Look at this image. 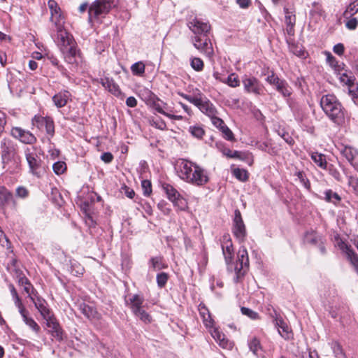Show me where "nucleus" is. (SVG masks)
Segmentation results:
<instances>
[{"label": "nucleus", "mask_w": 358, "mask_h": 358, "mask_svg": "<svg viewBox=\"0 0 358 358\" xmlns=\"http://www.w3.org/2000/svg\"><path fill=\"white\" fill-rule=\"evenodd\" d=\"M174 166L178 176L187 182L201 186L208 182L206 171L186 158H178Z\"/></svg>", "instance_id": "f257e3e1"}, {"label": "nucleus", "mask_w": 358, "mask_h": 358, "mask_svg": "<svg viewBox=\"0 0 358 358\" xmlns=\"http://www.w3.org/2000/svg\"><path fill=\"white\" fill-rule=\"evenodd\" d=\"M320 106L328 117L337 125L343 126L350 122V115L334 95L323 96Z\"/></svg>", "instance_id": "f03ea898"}, {"label": "nucleus", "mask_w": 358, "mask_h": 358, "mask_svg": "<svg viewBox=\"0 0 358 358\" xmlns=\"http://www.w3.org/2000/svg\"><path fill=\"white\" fill-rule=\"evenodd\" d=\"M58 45L64 61L77 66L81 61L80 50L73 36L59 27L57 29Z\"/></svg>", "instance_id": "7ed1b4c3"}, {"label": "nucleus", "mask_w": 358, "mask_h": 358, "mask_svg": "<svg viewBox=\"0 0 358 358\" xmlns=\"http://www.w3.org/2000/svg\"><path fill=\"white\" fill-rule=\"evenodd\" d=\"M118 4V0H95L89 7L88 22L101 24L106 15Z\"/></svg>", "instance_id": "20e7f679"}, {"label": "nucleus", "mask_w": 358, "mask_h": 358, "mask_svg": "<svg viewBox=\"0 0 358 358\" xmlns=\"http://www.w3.org/2000/svg\"><path fill=\"white\" fill-rule=\"evenodd\" d=\"M227 265V270L231 272L235 273L234 281L236 283L240 282V280L248 270L249 268V258L246 248L241 247L237 253V260L236 262H229Z\"/></svg>", "instance_id": "39448f33"}, {"label": "nucleus", "mask_w": 358, "mask_h": 358, "mask_svg": "<svg viewBox=\"0 0 358 358\" xmlns=\"http://www.w3.org/2000/svg\"><path fill=\"white\" fill-rule=\"evenodd\" d=\"M180 96L194 104L204 114L208 115L210 120L217 115V110L214 105L206 97H203L201 94L199 96H192L183 93Z\"/></svg>", "instance_id": "423d86ee"}, {"label": "nucleus", "mask_w": 358, "mask_h": 358, "mask_svg": "<svg viewBox=\"0 0 358 358\" xmlns=\"http://www.w3.org/2000/svg\"><path fill=\"white\" fill-rule=\"evenodd\" d=\"M232 233L240 243H242L245 241L247 234L246 229L241 216V213L238 209H236L234 212Z\"/></svg>", "instance_id": "0eeeda50"}, {"label": "nucleus", "mask_w": 358, "mask_h": 358, "mask_svg": "<svg viewBox=\"0 0 358 358\" xmlns=\"http://www.w3.org/2000/svg\"><path fill=\"white\" fill-rule=\"evenodd\" d=\"M31 124L41 131L45 130L46 133L52 136L55 133V126L52 119L50 117L35 115L31 120Z\"/></svg>", "instance_id": "6e6552de"}, {"label": "nucleus", "mask_w": 358, "mask_h": 358, "mask_svg": "<svg viewBox=\"0 0 358 358\" xmlns=\"http://www.w3.org/2000/svg\"><path fill=\"white\" fill-rule=\"evenodd\" d=\"M192 43L195 48L208 57L213 55V48L208 37L194 36Z\"/></svg>", "instance_id": "1a4fd4ad"}, {"label": "nucleus", "mask_w": 358, "mask_h": 358, "mask_svg": "<svg viewBox=\"0 0 358 358\" xmlns=\"http://www.w3.org/2000/svg\"><path fill=\"white\" fill-rule=\"evenodd\" d=\"M187 25L194 36L206 37L210 29V26L208 23L204 22L196 17L189 20Z\"/></svg>", "instance_id": "9d476101"}, {"label": "nucleus", "mask_w": 358, "mask_h": 358, "mask_svg": "<svg viewBox=\"0 0 358 358\" xmlns=\"http://www.w3.org/2000/svg\"><path fill=\"white\" fill-rule=\"evenodd\" d=\"M11 135L25 144H34L36 142V138L31 132L19 127L12 128Z\"/></svg>", "instance_id": "9b49d317"}, {"label": "nucleus", "mask_w": 358, "mask_h": 358, "mask_svg": "<svg viewBox=\"0 0 358 358\" xmlns=\"http://www.w3.org/2000/svg\"><path fill=\"white\" fill-rule=\"evenodd\" d=\"M244 90L248 93H252L256 95L262 94L263 92V86L259 81L255 77H245L242 80Z\"/></svg>", "instance_id": "f8f14e48"}, {"label": "nucleus", "mask_w": 358, "mask_h": 358, "mask_svg": "<svg viewBox=\"0 0 358 358\" xmlns=\"http://www.w3.org/2000/svg\"><path fill=\"white\" fill-rule=\"evenodd\" d=\"M144 92L146 95V97L152 102V105L154 109L158 113L166 116L168 114V113L166 111V110H167V104L157 98L150 90H145Z\"/></svg>", "instance_id": "ddd939ff"}, {"label": "nucleus", "mask_w": 358, "mask_h": 358, "mask_svg": "<svg viewBox=\"0 0 358 358\" xmlns=\"http://www.w3.org/2000/svg\"><path fill=\"white\" fill-rule=\"evenodd\" d=\"M339 248L346 255L348 259L354 266L356 271L358 273V255L353 251L350 246L344 241L340 240L338 242Z\"/></svg>", "instance_id": "4468645a"}, {"label": "nucleus", "mask_w": 358, "mask_h": 358, "mask_svg": "<svg viewBox=\"0 0 358 358\" xmlns=\"http://www.w3.org/2000/svg\"><path fill=\"white\" fill-rule=\"evenodd\" d=\"M101 84L114 96L121 99H124V94L122 92L119 85L115 83L113 79H110L108 78H102L101 80Z\"/></svg>", "instance_id": "2eb2a0df"}, {"label": "nucleus", "mask_w": 358, "mask_h": 358, "mask_svg": "<svg viewBox=\"0 0 358 358\" xmlns=\"http://www.w3.org/2000/svg\"><path fill=\"white\" fill-rule=\"evenodd\" d=\"M18 311L20 313L23 322L27 325L33 331L38 334L40 331V326L35 322V320L29 316V312L27 310L24 306L18 308Z\"/></svg>", "instance_id": "dca6fc26"}, {"label": "nucleus", "mask_w": 358, "mask_h": 358, "mask_svg": "<svg viewBox=\"0 0 358 358\" xmlns=\"http://www.w3.org/2000/svg\"><path fill=\"white\" fill-rule=\"evenodd\" d=\"M17 278L18 279V283L20 285L24 287V291L28 294V296H32L31 294H34V296L37 293H34L35 290L30 283L29 280L25 277V275L22 273V272L16 271Z\"/></svg>", "instance_id": "f3484780"}, {"label": "nucleus", "mask_w": 358, "mask_h": 358, "mask_svg": "<svg viewBox=\"0 0 358 358\" xmlns=\"http://www.w3.org/2000/svg\"><path fill=\"white\" fill-rule=\"evenodd\" d=\"M31 173L38 177L44 172L45 166L42 164L41 158H26Z\"/></svg>", "instance_id": "a211bd4d"}, {"label": "nucleus", "mask_w": 358, "mask_h": 358, "mask_svg": "<svg viewBox=\"0 0 358 358\" xmlns=\"http://www.w3.org/2000/svg\"><path fill=\"white\" fill-rule=\"evenodd\" d=\"M79 310L89 320H97L100 318V315L96 311V308L85 303H80L79 305Z\"/></svg>", "instance_id": "6ab92c4d"}, {"label": "nucleus", "mask_w": 358, "mask_h": 358, "mask_svg": "<svg viewBox=\"0 0 358 358\" xmlns=\"http://www.w3.org/2000/svg\"><path fill=\"white\" fill-rule=\"evenodd\" d=\"M46 325L48 328L50 329V333L56 340L59 341L63 340V330L57 321L56 318H54L47 322Z\"/></svg>", "instance_id": "aec40b11"}, {"label": "nucleus", "mask_w": 358, "mask_h": 358, "mask_svg": "<svg viewBox=\"0 0 358 358\" xmlns=\"http://www.w3.org/2000/svg\"><path fill=\"white\" fill-rule=\"evenodd\" d=\"M0 150L1 157L14 156L16 154L15 145L8 139H3L1 142Z\"/></svg>", "instance_id": "412c9836"}, {"label": "nucleus", "mask_w": 358, "mask_h": 358, "mask_svg": "<svg viewBox=\"0 0 358 358\" xmlns=\"http://www.w3.org/2000/svg\"><path fill=\"white\" fill-rule=\"evenodd\" d=\"M71 99V93L64 90L58 92L52 97V101L57 108H62L66 105Z\"/></svg>", "instance_id": "4be33fe9"}, {"label": "nucleus", "mask_w": 358, "mask_h": 358, "mask_svg": "<svg viewBox=\"0 0 358 358\" xmlns=\"http://www.w3.org/2000/svg\"><path fill=\"white\" fill-rule=\"evenodd\" d=\"M211 335L222 348H228L231 347V343L225 338V335L217 329H214L211 331Z\"/></svg>", "instance_id": "5701e85b"}, {"label": "nucleus", "mask_w": 358, "mask_h": 358, "mask_svg": "<svg viewBox=\"0 0 358 358\" xmlns=\"http://www.w3.org/2000/svg\"><path fill=\"white\" fill-rule=\"evenodd\" d=\"M275 87L285 98L289 97L292 93V88L285 80L280 79Z\"/></svg>", "instance_id": "b1692460"}, {"label": "nucleus", "mask_w": 358, "mask_h": 358, "mask_svg": "<svg viewBox=\"0 0 358 358\" xmlns=\"http://www.w3.org/2000/svg\"><path fill=\"white\" fill-rule=\"evenodd\" d=\"M13 201V194L5 187H0V205L2 207L9 206Z\"/></svg>", "instance_id": "393cba45"}, {"label": "nucleus", "mask_w": 358, "mask_h": 358, "mask_svg": "<svg viewBox=\"0 0 358 358\" xmlns=\"http://www.w3.org/2000/svg\"><path fill=\"white\" fill-rule=\"evenodd\" d=\"M250 350L256 356L259 357L262 355V348L260 341L257 337H252L248 341Z\"/></svg>", "instance_id": "a878e982"}, {"label": "nucleus", "mask_w": 358, "mask_h": 358, "mask_svg": "<svg viewBox=\"0 0 358 358\" xmlns=\"http://www.w3.org/2000/svg\"><path fill=\"white\" fill-rule=\"evenodd\" d=\"M129 305L132 310V312L136 313L139 312L142 309V304L144 301V299L138 294H134L129 299Z\"/></svg>", "instance_id": "bb28decb"}, {"label": "nucleus", "mask_w": 358, "mask_h": 358, "mask_svg": "<svg viewBox=\"0 0 358 358\" xmlns=\"http://www.w3.org/2000/svg\"><path fill=\"white\" fill-rule=\"evenodd\" d=\"M188 131L192 137L198 140L202 139L205 135V130L199 124L189 126L188 128Z\"/></svg>", "instance_id": "cd10ccee"}, {"label": "nucleus", "mask_w": 358, "mask_h": 358, "mask_svg": "<svg viewBox=\"0 0 358 358\" xmlns=\"http://www.w3.org/2000/svg\"><path fill=\"white\" fill-rule=\"evenodd\" d=\"M150 264L155 271L162 270L168 267V265L164 262L163 257L160 256L152 257L150 259Z\"/></svg>", "instance_id": "c85d7f7f"}, {"label": "nucleus", "mask_w": 358, "mask_h": 358, "mask_svg": "<svg viewBox=\"0 0 358 358\" xmlns=\"http://www.w3.org/2000/svg\"><path fill=\"white\" fill-rule=\"evenodd\" d=\"M163 189L165 191L168 199L172 202L180 195L179 192L171 185L165 184L163 185Z\"/></svg>", "instance_id": "c756f323"}, {"label": "nucleus", "mask_w": 358, "mask_h": 358, "mask_svg": "<svg viewBox=\"0 0 358 358\" xmlns=\"http://www.w3.org/2000/svg\"><path fill=\"white\" fill-rule=\"evenodd\" d=\"M222 250L226 264H229V262L232 261L234 257L233 244L222 245Z\"/></svg>", "instance_id": "7c9ffc66"}, {"label": "nucleus", "mask_w": 358, "mask_h": 358, "mask_svg": "<svg viewBox=\"0 0 358 358\" xmlns=\"http://www.w3.org/2000/svg\"><path fill=\"white\" fill-rule=\"evenodd\" d=\"M145 66L142 62H136L131 66V71L135 76H143L145 73Z\"/></svg>", "instance_id": "2f4dec72"}, {"label": "nucleus", "mask_w": 358, "mask_h": 358, "mask_svg": "<svg viewBox=\"0 0 358 358\" xmlns=\"http://www.w3.org/2000/svg\"><path fill=\"white\" fill-rule=\"evenodd\" d=\"M321 236L315 231L307 232L305 235V241L310 244H317L321 241Z\"/></svg>", "instance_id": "473e14b6"}, {"label": "nucleus", "mask_w": 358, "mask_h": 358, "mask_svg": "<svg viewBox=\"0 0 358 358\" xmlns=\"http://www.w3.org/2000/svg\"><path fill=\"white\" fill-rule=\"evenodd\" d=\"M48 7L51 11L52 18L60 17V8L58 6L57 3L54 0H49L48 2Z\"/></svg>", "instance_id": "72a5a7b5"}, {"label": "nucleus", "mask_w": 358, "mask_h": 358, "mask_svg": "<svg viewBox=\"0 0 358 358\" xmlns=\"http://www.w3.org/2000/svg\"><path fill=\"white\" fill-rule=\"evenodd\" d=\"M358 12V0L354 1L351 3L345 10L343 15L345 17L353 15Z\"/></svg>", "instance_id": "f704fd0d"}, {"label": "nucleus", "mask_w": 358, "mask_h": 358, "mask_svg": "<svg viewBox=\"0 0 358 358\" xmlns=\"http://www.w3.org/2000/svg\"><path fill=\"white\" fill-rule=\"evenodd\" d=\"M35 296L36 299L34 296H30V299L34 303L36 308L38 311L48 306L47 302L45 299L36 295Z\"/></svg>", "instance_id": "c9c22d12"}, {"label": "nucleus", "mask_w": 358, "mask_h": 358, "mask_svg": "<svg viewBox=\"0 0 358 358\" xmlns=\"http://www.w3.org/2000/svg\"><path fill=\"white\" fill-rule=\"evenodd\" d=\"M234 176L240 181L245 182L248 179V173L244 169L239 168L234 169L233 171Z\"/></svg>", "instance_id": "e433bc0d"}, {"label": "nucleus", "mask_w": 358, "mask_h": 358, "mask_svg": "<svg viewBox=\"0 0 358 358\" xmlns=\"http://www.w3.org/2000/svg\"><path fill=\"white\" fill-rule=\"evenodd\" d=\"M190 65L196 71H201L204 66L203 62L199 57H192L190 60Z\"/></svg>", "instance_id": "4c0bfd02"}, {"label": "nucleus", "mask_w": 358, "mask_h": 358, "mask_svg": "<svg viewBox=\"0 0 358 358\" xmlns=\"http://www.w3.org/2000/svg\"><path fill=\"white\" fill-rule=\"evenodd\" d=\"M325 200L328 202H333L334 203H336V202H338L341 201V197L339 195L334 192L332 190L329 189L325 192Z\"/></svg>", "instance_id": "58836bf2"}, {"label": "nucleus", "mask_w": 358, "mask_h": 358, "mask_svg": "<svg viewBox=\"0 0 358 358\" xmlns=\"http://www.w3.org/2000/svg\"><path fill=\"white\" fill-rule=\"evenodd\" d=\"M325 55H327V63L335 70L339 71L341 69V66L338 64V61L336 58L329 52H326Z\"/></svg>", "instance_id": "ea45409f"}, {"label": "nucleus", "mask_w": 358, "mask_h": 358, "mask_svg": "<svg viewBox=\"0 0 358 358\" xmlns=\"http://www.w3.org/2000/svg\"><path fill=\"white\" fill-rule=\"evenodd\" d=\"M52 169L57 175H60L66 170V164L64 162L59 161L53 164Z\"/></svg>", "instance_id": "a19ab883"}, {"label": "nucleus", "mask_w": 358, "mask_h": 358, "mask_svg": "<svg viewBox=\"0 0 358 358\" xmlns=\"http://www.w3.org/2000/svg\"><path fill=\"white\" fill-rule=\"evenodd\" d=\"M169 280V275L165 272H161L157 275L156 280L157 286L160 288H163Z\"/></svg>", "instance_id": "79ce46f5"}, {"label": "nucleus", "mask_w": 358, "mask_h": 358, "mask_svg": "<svg viewBox=\"0 0 358 358\" xmlns=\"http://www.w3.org/2000/svg\"><path fill=\"white\" fill-rule=\"evenodd\" d=\"M223 83H227V85L231 87H236L240 85L238 76L234 73H231L227 77V81H223Z\"/></svg>", "instance_id": "37998d69"}, {"label": "nucleus", "mask_w": 358, "mask_h": 358, "mask_svg": "<svg viewBox=\"0 0 358 358\" xmlns=\"http://www.w3.org/2000/svg\"><path fill=\"white\" fill-rule=\"evenodd\" d=\"M10 287V293H11V295L13 296V299L14 300V303H15V306L17 308H20L21 307H23L24 305L20 299V298L19 297L17 293V291L15 289V288L14 287V286L13 285H10L9 286Z\"/></svg>", "instance_id": "c03bdc74"}, {"label": "nucleus", "mask_w": 358, "mask_h": 358, "mask_svg": "<svg viewBox=\"0 0 358 358\" xmlns=\"http://www.w3.org/2000/svg\"><path fill=\"white\" fill-rule=\"evenodd\" d=\"M339 80L341 83L347 85L348 87L356 80L354 76L348 75L346 73H340Z\"/></svg>", "instance_id": "a18cd8bd"}, {"label": "nucleus", "mask_w": 358, "mask_h": 358, "mask_svg": "<svg viewBox=\"0 0 358 358\" xmlns=\"http://www.w3.org/2000/svg\"><path fill=\"white\" fill-rule=\"evenodd\" d=\"M295 176H297L301 185L306 188L307 189H310V184L307 178L306 174L303 171H296Z\"/></svg>", "instance_id": "49530a36"}, {"label": "nucleus", "mask_w": 358, "mask_h": 358, "mask_svg": "<svg viewBox=\"0 0 358 358\" xmlns=\"http://www.w3.org/2000/svg\"><path fill=\"white\" fill-rule=\"evenodd\" d=\"M285 23L288 26H294L296 22L295 15L290 12L287 8H285Z\"/></svg>", "instance_id": "de8ad7c7"}, {"label": "nucleus", "mask_w": 358, "mask_h": 358, "mask_svg": "<svg viewBox=\"0 0 358 358\" xmlns=\"http://www.w3.org/2000/svg\"><path fill=\"white\" fill-rule=\"evenodd\" d=\"M141 187L143 194L148 196L152 193V185L151 182L148 180H143L141 182Z\"/></svg>", "instance_id": "09e8293b"}, {"label": "nucleus", "mask_w": 358, "mask_h": 358, "mask_svg": "<svg viewBox=\"0 0 358 358\" xmlns=\"http://www.w3.org/2000/svg\"><path fill=\"white\" fill-rule=\"evenodd\" d=\"M39 313H41L43 319L46 321V323L52 320V319L55 318L54 315L52 314L50 310L48 308V306L40 310Z\"/></svg>", "instance_id": "8fccbe9b"}, {"label": "nucleus", "mask_w": 358, "mask_h": 358, "mask_svg": "<svg viewBox=\"0 0 358 358\" xmlns=\"http://www.w3.org/2000/svg\"><path fill=\"white\" fill-rule=\"evenodd\" d=\"M332 348H333L334 353L335 354V356L336 358H345V354L343 351L342 347L339 343H338L336 342L334 343Z\"/></svg>", "instance_id": "3c124183"}, {"label": "nucleus", "mask_w": 358, "mask_h": 358, "mask_svg": "<svg viewBox=\"0 0 358 358\" xmlns=\"http://www.w3.org/2000/svg\"><path fill=\"white\" fill-rule=\"evenodd\" d=\"M172 203L180 210H184L187 208V202L180 195L175 201H173Z\"/></svg>", "instance_id": "603ef678"}, {"label": "nucleus", "mask_w": 358, "mask_h": 358, "mask_svg": "<svg viewBox=\"0 0 358 358\" xmlns=\"http://www.w3.org/2000/svg\"><path fill=\"white\" fill-rule=\"evenodd\" d=\"M241 311L243 315H246L248 316V317L252 319V320H257V319H259V315L257 313L253 311L252 310L248 308H245V307H242L241 308Z\"/></svg>", "instance_id": "864d4df0"}, {"label": "nucleus", "mask_w": 358, "mask_h": 358, "mask_svg": "<svg viewBox=\"0 0 358 358\" xmlns=\"http://www.w3.org/2000/svg\"><path fill=\"white\" fill-rule=\"evenodd\" d=\"M348 88V93L353 99L358 97V83L356 80L350 85Z\"/></svg>", "instance_id": "5fc2aeb1"}, {"label": "nucleus", "mask_w": 358, "mask_h": 358, "mask_svg": "<svg viewBox=\"0 0 358 358\" xmlns=\"http://www.w3.org/2000/svg\"><path fill=\"white\" fill-rule=\"evenodd\" d=\"M134 315L138 317L142 321L145 322H150L151 321L150 316L144 310L141 309L139 312H136Z\"/></svg>", "instance_id": "6e6d98bb"}, {"label": "nucleus", "mask_w": 358, "mask_h": 358, "mask_svg": "<svg viewBox=\"0 0 358 358\" xmlns=\"http://www.w3.org/2000/svg\"><path fill=\"white\" fill-rule=\"evenodd\" d=\"M343 157H355L358 155L357 150L352 147H345L342 152Z\"/></svg>", "instance_id": "4d7b16f0"}, {"label": "nucleus", "mask_w": 358, "mask_h": 358, "mask_svg": "<svg viewBox=\"0 0 358 358\" xmlns=\"http://www.w3.org/2000/svg\"><path fill=\"white\" fill-rule=\"evenodd\" d=\"M224 129L222 133L223 138H224L227 141L234 140V136L231 130L227 126L226 127H224Z\"/></svg>", "instance_id": "13d9d810"}, {"label": "nucleus", "mask_w": 358, "mask_h": 358, "mask_svg": "<svg viewBox=\"0 0 358 358\" xmlns=\"http://www.w3.org/2000/svg\"><path fill=\"white\" fill-rule=\"evenodd\" d=\"M350 187H351L355 193L358 194V178L355 177H350L348 181Z\"/></svg>", "instance_id": "bf43d9fd"}, {"label": "nucleus", "mask_w": 358, "mask_h": 358, "mask_svg": "<svg viewBox=\"0 0 358 358\" xmlns=\"http://www.w3.org/2000/svg\"><path fill=\"white\" fill-rule=\"evenodd\" d=\"M314 163L318 166L319 167L326 169L327 166V162L326 161V158H312Z\"/></svg>", "instance_id": "052dcab7"}, {"label": "nucleus", "mask_w": 358, "mask_h": 358, "mask_svg": "<svg viewBox=\"0 0 358 358\" xmlns=\"http://www.w3.org/2000/svg\"><path fill=\"white\" fill-rule=\"evenodd\" d=\"M358 24V20L357 18L353 17L350 19L345 24L348 29L350 30L355 29Z\"/></svg>", "instance_id": "680f3d73"}, {"label": "nucleus", "mask_w": 358, "mask_h": 358, "mask_svg": "<svg viewBox=\"0 0 358 358\" xmlns=\"http://www.w3.org/2000/svg\"><path fill=\"white\" fill-rule=\"evenodd\" d=\"M280 79L275 76L273 73H271V75H269L267 76L266 80L272 85H275Z\"/></svg>", "instance_id": "e2e57ef3"}, {"label": "nucleus", "mask_w": 358, "mask_h": 358, "mask_svg": "<svg viewBox=\"0 0 358 358\" xmlns=\"http://www.w3.org/2000/svg\"><path fill=\"white\" fill-rule=\"evenodd\" d=\"M151 124L161 130H165L166 128V123L162 120H153Z\"/></svg>", "instance_id": "0e129e2a"}, {"label": "nucleus", "mask_w": 358, "mask_h": 358, "mask_svg": "<svg viewBox=\"0 0 358 358\" xmlns=\"http://www.w3.org/2000/svg\"><path fill=\"white\" fill-rule=\"evenodd\" d=\"M16 194L21 198H25L28 196V190L24 187H19L16 189Z\"/></svg>", "instance_id": "69168bd1"}, {"label": "nucleus", "mask_w": 358, "mask_h": 358, "mask_svg": "<svg viewBox=\"0 0 358 358\" xmlns=\"http://www.w3.org/2000/svg\"><path fill=\"white\" fill-rule=\"evenodd\" d=\"M344 45L342 43H338L334 46L333 50L338 55H343L344 53Z\"/></svg>", "instance_id": "338daca9"}, {"label": "nucleus", "mask_w": 358, "mask_h": 358, "mask_svg": "<svg viewBox=\"0 0 358 358\" xmlns=\"http://www.w3.org/2000/svg\"><path fill=\"white\" fill-rule=\"evenodd\" d=\"M211 122L212 124L217 129L224 124V121L221 118L217 117V115L211 119Z\"/></svg>", "instance_id": "774afa93"}]
</instances>
